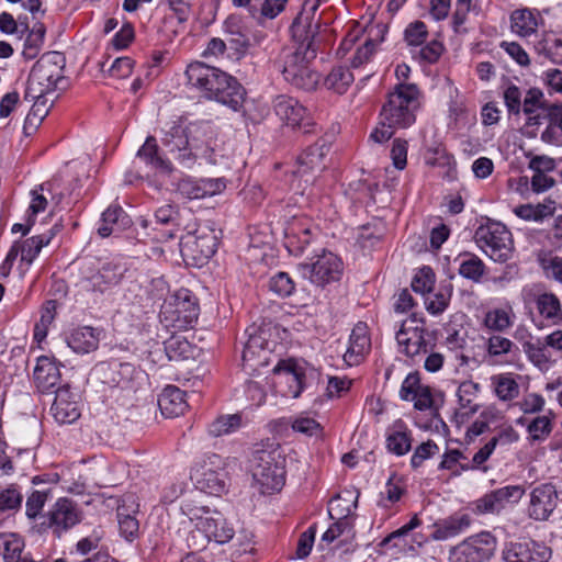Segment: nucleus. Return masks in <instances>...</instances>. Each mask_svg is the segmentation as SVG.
Listing matches in <instances>:
<instances>
[{"label":"nucleus","instance_id":"nucleus-1","mask_svg":"<svg viewBox=\"0 0 562 562\" xmlns=\"http://www.w3.org/2000/svg\"><path fill=\"white\" fill-rule=\"evenodd\" d=\"M161 144L183 167H192L204 159L215 164L214 133L207 124L175 121L162 131Z\"/></svg>","mask_w":562,"mask_h":562},{"label":"nucleus","instance_id":"nucleus-2","mask_svg":"<svg viewBox=\"0 0 562 562\" xmlns=\"http://www.w3.org/2000/svg\"><path fill=\"white\" fill-rule=\"evenodd\" d=\"M187 85L204 98L236 110L243 102L244 89L239 82L217 67L194 61L186 69Z\"/></svg>","mask_w":562,"mask_h":562},{"label":"nucleus","instance_id":"nucleus-3","mask_svg":"<svg viewBox=\"0 0 562 562\" xmlns=\"http://www.w3.org/2000/svg\"><path fill=\"white\" fill-rule=\"evenodd\" d=\"M181 512L194 524L207 540L217 543L228 542L234 536V528L216 509L204 503L202 494L190 493L181 501Z\"/></svg>","mask_w":562,"mask_h":562},{"label":"nucleus","instance_id":"nucleus-4","mask_svg":"<svg viewBox=\"0 0 562 562\" xmlns=\"http://www.w3.org/2000/svg\"><path fill=\"white\" fill-rule=\"evenodd\" d=\"M231 460L216 453H206L201 457L192 467L190 479L193 482L196 493H205L213 496H221L227 491L228 472L227 467Z\"/></svg>","mask_w":562,"mask_h":562},{"label":"nucleus","instance_id":"nucleus-5","mask_svg":"<svg viewBox=\"0 0 562 562\" xmlns=\"http://www.w3.org/2000/svg\"><path fill=\"white\" fill-rule=\"evenodd\" d=\"M419 90L414 83H397L389 94L380 116L398 128L409 127L416 120L419 108Z\"/></svg>","mask_w":562,"mask_h":562},{"label":"nucleus","instance_id":"nucleus-6","mask_svg":"<svg viewBox=\"0 0 562 562\" xmlns=\"http://www.w3.org/2000/svg\"><path fill=\"white\" fill-rule=\"evenodd\" d=\"M65 57L58 52L43 55L33 66L27 79L24 98H38L53 94L58 81L63 79Z\"/></svg>","mask_w":562,"mask_h":562},{"label":"nucleus","instance_id":"nucleus-7","mask_svg":"<svg viewBox=\"0 0 562 562\" xmlns=\"http://www.w3.org/2000/svg\"><path fill=\"white\" fill-rule=\"evenodd\" d=\"M284 468L277 451L258 450L251 459V475L262 494L278 492L284 485Z\"/></svg>","mask_w":562,"mask_h":562},{"label":"nucleus","instance_id":"nucleus-8","mask_svg":"<svg viewBox=\"0 0 562 562\" xmlns=\"http://www.w3.org/2000/svg\"><path fill=\"white\" fill-rule=\"evenodd\" d=\"M474 240L479 248L495 262H506L513 256L512 233L499 222L481 225L475 231Z\"/></svg>","mask_w":562,"mask_h":562},{"label":"nucleus","instance_id":"nucleus-9","mask_svg":"<svg viewBox=\"0 0 562 562\" xmlns=\"http://www.w3.org/2000/svg\"><path fill=\"white\" fill-rule=\"evenodd\" d=\"M247 331L248 339L241 353V367L247 373L254 374L270 363L274 342L269 340L267 329L251 327Z\"/></svg>","mask_w":562,"mask_h":562},{"label":"nucleus","instance_id":"nucleus-10","mask_svg":"<svg viewBox=\"0 0 562 562\" xmlns=\"http://www.w3.org/2000/svg\"><path fill=\"white\" fill-rule=\"evenodd\" d=\"M426 329L424 319L413 313L408 318L402 322L396 331V341L400 352L404 353L413 361L420 360L423 356L429 352L428 344L425 339Z\"/></svg>","mask_w":562,"mask_h":562},{"label":"nucleus","instance_id":"nucleus-11","mask_svg":"<svg viewBox=\"0 0 562 562\" xmlns=\"http://www.w3.org/2000/svg\"><path fill=\"white\" fill-rule=\"evenodd\" d=\"M160 314L172 326L186 328L198 319L199 305L188 289H180L164 303Z\"/></svg>","mask_w":562,"mask_h":562},{"label":"nucleus","instance_id":"nucleus-12","mask_svg":"<svg viewBox=\"0 0 562 562\" xmlns=\"http://www.w3.org/2000/svg\"><path fill=\"white\" fill-rule=\"evenodd\" d=\"M299 270L313 284L324 286L340 279L342 262L335 254L323 250L311 262L300 263Z\"/></svg>","mask_w":562,"mask_h":562},{"label":"nucleus","instance_id":"nucleus-13","mask_svg":"<svg viewBox=\"0 0 562 562\" xmlns=\"http://www.w3.org/2000/svg\"><path fill=\"white\" fill-rule=\"evenodd\" d=\"M217 248L215 231L207 224L199 225L195 231H189L181 238V251L198 263L210 259Z\"/></svg>","mask_w":562,"mask_h":562},{"label":"nucleus","instance_id":"nucleus-14","mask_svg":"<svg viewBox=\"0 0 562 562\" xmlns=\"http://www.w3.org/2000/svg\"><path fill=\"white\" fill-rule=\"evenodd\" d=\"M496 540L490 532H481L450 550L451 562H485L494 553Z\"/></svg>","mask_w":562,"mask_h":562},{"label":"nucleus","instance_id":"nucleus-15","mask_svg":"<svg viewBox=\"0 0 562 562\" xmlns=\"http://www.w3.org/2000/svg\"><path fill=\"white\" fill-rule=\"evenodd\" d=\"M58 232L59 228L57 225H55L50 229L40 235H35L24 240L14 243L5 257V263L9 265V268H11L13 261L20 255L21 265L29 269L41 252L42 248L49 245Z\"/></svg>","mask_w":562,"mask_h":562},{"label":"nucleus","instance_id":"nucleus-16","mask_svg":"<svg viewBox=\"0 0 562 562\" xmlns=\"http://www.w3.org/2000/svg\"><path fill=\"white\" fill-rule=\"evenodd\" d=\"M527 516L536 521H546L558 506L559 494L551 483H541L529 492Z\"/></svg>","mask_w":562,"mask_h":562},{"label":"nucleus","instance_id":"nucleus-17","mask_svg":"<svg viewBox=\"0 0 562 562\" xmlns=\"http://www.w3.org/2000/svg\"><path fill=\"white\" fill-rule=\"evenodd\" d=\"M525 495L522 485H507L492 491L475 503V509L480 514L499 513L507 504L518 503Z\"/></svg>","mask_w":562,"mask_h":562},{"label":"nucleus","instance_id":"nucleus-18","mask_svg":"<svg viewBox=\"0 0 562 562\" xmlns=\"http://www.w3.org/2000/svg\"><path fill=\"white\" fill-rule=\"evenodd\" d=\"M50 411L55 420L59 424L76 422L81 415L78 394L71 392L68 386L59 387L56 391Z\"/></svg>","mask_w":562,"mask_h":562},{"label":"nucleus","instance_id":"nucleus-19","mask_svg":"<svg viewBox=\"0 0 562 562\" xmlns=\"http://www.w3.org/2000/svg\"><path fill=\"white\" fill-rule=\"evenodd\" d=\"M126 269L120 262H105L91 276L86 277L83 286L87 290L103 293L106 290L117 285Z\"/></svg>","mask_w":562,"mask_h":562},{"label":"nucleus","instance_id":"nucleus-20","mask_svg":"<svg viewBox=\"0 0 562 562\" xmlns=\"http://www.w3.org/2000/svg\"><path fill=\"white\" fill-rule=\"evenodd\" d=\"M46 518L47 522H43V525H46L58 537L80 520L75 505L67 498L58 499Z\"/></svg>","mask_w":562,"mask_h":562},{"label":"nucleus","instance_id":"nucleus-21","mask_svg":"<svg viewBox=\"0 0 562 562\" xmlns=\"http://www.w3.org/2000/svg\"><path fill=\"white\" fill-rule=\"evenodd\" d=\"M317 235V228L306 220H294L285 228V247L294 256L302 255Z\"/></svg>","mask_w":562,"mask_h":562},{"label":"nucleus","instance_id":"nucleus-22","mask_svg":"<svg viewBox=\"0 0 562 562\" xmlns=\"http://www.w3.org/2000/svg\"><path fill=\"white\" fill-rule=\"evenodd\" d=\"M327 151L328 147L324 143L308 147L299 156L294 173L303 178L306 183H312L315 179L314 173L325 168L324 158Z\"/></svg>","mask_w":562,"mask_h":562},{"label":"nucleus","instance_id":"nucleus-23","mask_svg":"<svg viewBox=\"0 0 562 562\" xmlns=\"http://www.w3.org/2000/svg\"><path fill=\"white\" fill-rule=\"evenodd\" d=\"M138 509L139 503L135 494L126 493L123 495L117 506V519L120 532L126 540H133L138 533L139 525L135 518Z\"/></svg>","mask_w":562,"mask_h":562},{"label":"nucleus","instance_id":"nucleus-24","mask_svg":"<svg viewBox=\"0 0 562 562\" xmlns=\"http://www.w3.org/2000/svg\"><path fill=\"white\" fill-rule=\"evenodd\" d=\"M273 111L280 121L291 128L300 127L307 117V111L299 100L286 94L273 99Z\"/></svg>","mask_w":562,"mask_h":562},{"label":"nucleus","instance_id":"nucleus-25","mask_svg":"<svg viewBox=\"0 0 562 562\" xmlns=\"http://www.w3.org/2000/svg\"><path fill=\"white\" fill-rule=\"evenodd\" d=\"M548 558L547 548L528 541L510 542L503 551V559L506 562H546Z\"/></svg>","mask_w":562,"mask_h":562},{"label":"nucleus","instance_id":"nucleus-26","mask_svg":"<svg viewBox=\"0 0 562 562\" xmlns=\"http://www.w3.org/2000/svg\"><path fill=\"white\" fill-rule=\"evenodd\" d=\"M544 20L537 10L516 9L510 14V30L519 37L526 38L537 34Z\"/></svg>","mask_w":562,"mask_h":562},{"label":"nucleus","instance_id":"nucleus-27","mask_svg":"<svg viewBox=\"0 0 562 562\" xmlns=\"http://www.w3.org/2000/svg\"><path fill=\"white\" fill-rule=\"evenodd\" d=\"M370 347L371 341L367 326L362 323L357 324L350 334L349 346L344 355L345 362L348 366L358 364Z\"/></svg>","mask_w":562,"mask_h":562},{"label":"nucleus","instance_id":"nucleus-28","mask_svg":"<svg viewBox=\"0 0 562 562\" xmlns=\"http://www.w3.org/2000/svg\"><path fill=\"white\" fill-rule=\"evenodd\" d=\"M273 373L278 378V385L281 387L283 384L288 386L286 390L280 389L278 392L285 397L296 398L300 396L302 385V374L297 372L291 364L279 362L273 368Z\"/></svg>","mask_w":562,"mask_h":562},{"label":"nucleus","instance_id":"nucleus-29","mask_svg":"<svg viewBox=\"0 0 562 562\" xmlns=\"http://www.w3.org/2000/svg\"><path fill=\"white\" fill-rule=\"evenodd\" d=\"M533 303L539 316L553 326L562 324V304L552 292L536 294Z\"/></svg>","mask_w":562,"mask_h":562},{"label":"nucleus","instance_id":"nucleus-30","mask_svg":"<svg viewBox=\"0 0 562 562\" xmlns=\"http://www.w3.org/2000/svg\"><path fill=\"white\" fill-rule=\"evenodd\" d=\"M158 405L166 417L182 415L188 408L186 393L177 386L169 385L159 395Z\"/></svg>","mask_w":562,"mask_h":562},{"label":"nucleus","instance_id":"nucleus-31","mask_svg":"<svg viewBox=\"0 0 562 562\" xmlns=\"http://www.w3.org/2000/svg\"><path fill=\"white\" fill-rule=\"evenodd\" d=\"M59 379L60 373L55 361L47 356L40 357L34 369V381L37 389L48 392L58 384Z\"/></svg>","mask_w":562,"mask_h":562},{"label":"nucleus","instance_id":"nucleus-32","mask_svg":"<svg viewBox=\"0 0 562 562\" xmlns=\"http://www.w3.org/2000/svg\"><path fill=\"white\" fill-rule=\"evenodd\" d=\"M67 345L77 353H89L99 346V333L89 326L74 329L67 337Z\"/></svg>","mask_w":562,"mask_h":562},{"label":"nucleus","instance_id":"nucleus-33","mask_svg":"<svg viewBox=\"0 0 562 562\" xmlns=\"http://www.w3.org/2000/svg\"><path fill=\"white\" fill-rule=\"evenodd\" d=\"M522 351L527 359L541 371L549 370L553 364L552 355L544 339L536 338L524 341Z\"/></svg>","mask_w":562,"mask_h":562},{"label":"nucleus","instance_id":"nucleus-34","mask_svg":"<svg viewBox=\"0 0 562 562\" xmlns=\"http://www.w3.org/2000/svg\"><path fill=\"white\" fill-rule=\"evenodd\" d=\"M137 156L156 170L165 173L172 171L171 161L160 154L157 140L154 136L146 138L143 146L138 149Z\"/></svg>","mask_w":562,"mask_h":562},{"label":"nucleus","instance_id":"nucleus-35","mask_svg":"<svg viewBox=\"0 0 562 562\" xmlns=\"http://www.w3.org/2000/svg\"><path fill=\"white\" fill-rule=\"evenodd\" d=\"M130 218L120 206L108 207L101 218V225L98 234L102 237H109L112 233L121 232L130 225Z\"/></svg>","mask_w":562,"mask_h":562},{"label":"nucleus","instance_id":"nucleus-36","mask_svg":"<svg viewBox=\"0 0 562 562\" xmlns=\"http://www.w3.org/2000/svg\"><path fill=\"white\" fill-rule=\"evenodd\" d=\"M103 375V383L112 387H126L134 373V367L130 363H114L99 367Z\"/></svg>","mask_w":562,"mask_h":562},{"label":"nucleus","instance_id":"nucleus-37","mask_svg":"<svg viewBox=\"0 0 562 562\" xmlns=\"http://www.w3.org/2000/svg\"><path fill=\"white\" fill-rule=\"evenodd\" d=\"M458 272L464 279L479 283L485 274L486 266L476 255L471 252H462L458 256Z\"/></svg>","mask_w":562,"mask_h":562},{"label":"nucleus","instance_id":"nucleus-38","mask_svg":"<svg viewBox=\"0 0 562 562\" xmlns=\"http://www.w3.org/2000/svg\"><path fill=\"white\" fill-rule=\"evenodd\" d=\"M479 391L480 384L473 381H464L459 385L457 396L462 415L470 416L479 411L480 405L476 402Z\"/></svg>","mask_w":562,"mask_h":562},{"label":"nucleus","instance_id":"nucleus-39","mask_svg":"<svg viewBox=\"0 0 562 562\" xmlns=\"http://www.w3.org/2000/svg\"><path fill=\"white\" fill-rule=\"evenodd\" d=\"M494 393L499 401H513L519 395V384L512 373H499L491 378Z\"/></svg>","mask_w":562,"mask_h":562},{"label":"nucleus","instance_id":"nucleus-40","mask_svg":"<svg viewBox=\"0 0 562 562\" xmlns=\"http://www.w3.org/2000/svg\"><path fill=\"white\" fill-rule=\"evenodd\" d=\"M555 211V203L552 200L544 201L538 204H524L514 210V213L525 220L541 222L544 218L552 216Z\"/></svg>","mask_w":562,"mask_h":562},{"label":"nucleus","instance_id":"nucleus-41","mask_svg":"<svg viewBox=\"0 0 562 562\" xmlns=\"http://www.w3.org/2000/svg\"><path fill=\"white\" fill-rule=\"evenodd\" d=\"M412 438L409 431L402 424L394 425L386 437V448L396 456H403L411 450Z\"/></svg>","mask_w":562,"mask_h":562},{"label":"nucleus","instance_id":"nucleus-42","mask_svg":"<svg viewBox=\"0 0 562 562\" xmlns=\"http://www.w3.org/2000/svg\"><path fill=\"white\" fill-rule=\"evenodd\" d=\"M469 525L470 520L467 516L445 519L435 525L431 538L434 540H447L459 535L464 528L469 527Z\"/></svg>","mask_w":562,"mask_h":562},{"label":"nucleus","instance_id":"nucleus-43","mask_svg":"<svg viewBox=\"0 0 562 562\" xmlns=\"http://www.w3.org/2000/svg\"><path fill=\"white\" fill-rule=\"evenodd\" d=\"M241 426L243 416L240 414L222 415L209 425L207 432L212 437H222L235 432Z\"/></svg>","mask_w":562,"mask_h":562},{"label":"nucleus","instance_id":"nucleus-44","mask_svg":"<svg viewBox=\"0 0 562 562\" xmlns=\"http://www.w3.org/2000/svg\"><path fill=\"white\" fill-rule=\"evenodd\" d=\"M515 314L512 306L499 307L485 314L484 324L488 329L504 331L514 323Z\"/></svg>","mask_w":562,"mask_h":562},{"label":"nucleus","instance_id":"nucleus-45","mask_svg":"<svg viewBox=\"0 0 562 562\" xmlns=\"http://www.w3.org/2000/svg\"><path fill=\"white\" fill-rule=\"evenodd\" d=\"M289 0H260L259 7L251 8L250 14L258 22L274 20L285 11Z\"/></svg>","mask_w":562,"mask_h":562},{"label":"nucleus","instance_id":"nucleus-46","mask_svg":"<svg viewBox=\"0 0 562 562\" xmlns=\"http://www.w3.org/2000/svg\"><path fill=\"white\" fill-rule=\"evenodd\" d=\"M23 548L24 541L16 533H0V554L4 562H18Z\"/></svg>","mask_w":562,"mask_h":562},{"label":"nucleus","instance_id":"nucleus-47","mask_svg":"<svg viewBox=\"0 0 562 562\" xmlns=\"http://www.w3.org/2000/svg\"><path fill=\"white\" fill-rule=\"evenodd\" d=\"M353 75L345 67H335L325 79L327 89L335 91L338 94L345 93L350 85L353 82Z\"/></svg>","mask_w":562,"mask_h":562},{"label":"nucleus","instance_id":"nucleus-48","mask_svg":"<svg viewBox=\"0 0 562 562\" xmlns=\"http://www.w3.org/2000/svg\"><path fill=\"white\" fill-rule=\"evenodd\" d=\"M539 53L543 54L552 63L562 65V36L548 33L538 44Z\"/></svg>","mask_w":562,"mask_h":562},{"label":"nucleus","instance_id":"nucleus-49","mask_svg":"<svg viewBox=\"0 0 562 562\" xmlns=\"http://www.w3.org/2000/svg\"><path fill=\"white\" fill-rule=\"evenodd\" d=\"M554 414L549 411L544 415L535 417L527 426V431L533 440H544L552 431Z\"/></svg>","mask_w":562,"mask_h":562},{"label":"nucleus","instance_id":"nucleus-50","mask_svg":"<svg viewBox=\"0 0 562 562\" xmlns=\"http://www.w3.org/2000/svg\"><path fill=\"white\" fill-rule=\"evenodd\" d=\"M48 95L49 94H42L38 98H24L25 100L33 102L31 111L26 116V124L36 125L45 119L53 104V100H49Z\"/></svg>","mask_w":562,"mask_h":562},{"label":"nucleus","instance_id":"nucleus-51","mask_svg":"<svg viewBox=\"0 0 562 562\" xmlns=\"http://www.w3.org/2000/svg\"><path fill=\"white\" fill-rule=\"evenodd\" d=\"M452 288L449 285L445 290H440L437 293L427 296L425 300V307L427 312L434 316L442 314L451 299Z\"/></svg>","mask_w":562,"mask_h":562},{"label":"nucleus","instance_id":"nucleus-52","mask_svg":"<svg viewBox=\"0 0 562 562\" xmlns=\"http://www.w3.org/2000/svg\"><path fill=\"white\" fill-rule=\"evenodd\" d=\"M383 33L384 29H379L376 31V38L366 40L363 45L358 47L353 58L351 59V66L353 68L360 67L371 58L378 44L383 41Z\"/></svg>","mask_w":562,"mask_h":562},{"label":"nucleus","instance_id":"nucleus-53","mask_svg":"<svg viewBox=\"0 0 562 562\" xmlns=\"http://www.w3.org/2000/svg\"><path fill=\"white\" fill-rule=\"evenodd\" d=\"M44 35H45V30L43 27V25H35L32 31L29 33L27 37L25 38V42H24V47H23V56L26 58V59H33L35 58L41 48H42V45L44 43Z\"/></svg>","mask_w":562,"mask_h":562},{"label":"nucleus","instance_id":"nucleus-54","mask_svg":"<svg viewBox=\"0 0 562 562\" xmlns=\"http://www.w3.org/2000/svg\"><path fill=\"white\" fill-rule=\"evenodd\" d=\"M503 98L510 114L518 115L521 112L522 92L519 87L507 82L504 85Z\"/></svg>","mask_w":562,"mask_h":562},{"label":"nucleus","instance_id":"nucleus-55","mask_svg":"<svg viewBox=\"0 0 562 562\" xmlns=\"http://www.w3.org/2000/svg\"><path fill=\"white\" fill-rule=\"evenodd\" d=\"M436 277L430 267H423L416 273L412 281V288L415 292L426 294L429 293L435 285Z\"/></svg>","mask_w":562,"mask_h":562},{"label":"nucleus","instance_id":"nucleus-56","mask_svg":"<svg viewBox=\"0 0 562 562\" xmlns=\"http://www.w3.org/2000/svg\"><path fill=\"white\" fill-rule=\"evenodd\" d=\"M428 35L427 26L422 21H415L407 25L404 32L405 41L409 46L422 45Z\"/></svg>","mask_w":562,"mask_h":562},{"label":"nucleus","instance_id":"nucleus-57","mask_svg":"<svg viewBox=\"0 0 562 562\" xmlns=\"http://www.w3.org/2000/svg\"><path fill=\"white\" fill-rule=\"evenodd\" d=\"M269 288L280 296H289L294 291V282L285 272H279L270 279Z\"/></svg>","mask_w":562,"mask_h":562},{"label":"nucleus","instance_id":"nucleus-58","mask_svg":"<svg viewBox=\"0 0 562 562\" xmlns=\"http://www.w3.org/2000/svg\"><path fill=\"white\" fill-rule=\"evenodd\" d=\"M202 179L184 178L178 183V191L188 199H203Z\"/></svg>","mask_w":562,"mask_h":562},{"label":"nucleus","instance_id":"nucleus-59","mask_svg":"<svg viewBox=\"0 0 562 562\" xmlns=\"http://www.w3.org/2000/svg\"><path fill=\"white\" fill-rule=\"evenodd\" d=\"M543 105V93L538 89H529L524 95L521 102V111L531 115L536 113Z\"/></svg>","mask_w":562,"mask_h":562},{"label":"nucleus","instance_id":"nucleus-60","mask_svg":"<svg viewBox=\"0 0 562 562\" xmlns=\"http://www.w3.org/2000/svg\"><path fill=\"white\" fill-rule=\"evenodd\" d=\"M518 405L524 414H537L543 411L546 400L538 393H528L522 397Z\"/></svg>","mask_w":562,"mask_h":562},{"label":"nucleus","instance_id":"nucleus-61","mask_svg":"<svg viewBox=\"0 0 562 562\" xmlns=\"http://www.w3.org/2000/svg\"><path fill=\"white\" fill-rule=\"evenodd\" d=\"M47 501V493L34 491L26 499L25 514L27 518L35 519L42 512Z\"/></svg>","mask_w":562,"mask_h":562},{"label":"nucleus","instance_id":"nucleus-62","mask_svg":"<svg viewBox=\"0 0 562 562\" xmlns=\"http://www.w3.org/2000/svg\"><path fill=\"white\" fill-rule=\"evenodd\" d=\"M436 452H438V446L431 441L428 440L426 442H423L419 445L416 450L414 451L411 464L413 468H418L423 464L425 460L434 456Z\"/></svg>","mask_w":562,"mask_h":562},{"label":"nucleus","instance_id":"nucleus-63","mask_svg":"<svg viewBox=\"0 0 562 562\" xmlns=\"http://www.w3.org/2000/svg\"><path fill=\"white\" fill-rule=\"evenodd\" d=\"M22 503L21 493L14 487H8L0 493V510L18 509Z\"/></svg>","mask_w":562,"mask_h":562},{"label":"nucleus","instance_id":"nucleus-64","mask_svg":"<svg viewBox=\"0 0 562 562\" xmlns=\"http://www.w3.org/2000/svg\"><path fill=\"white\" fill-rule=\"evenodd\" d=\"M409 401L414 402V407L418 411L431 409L434 407L432 390L423 384Z\"/></svg>","mask_w":562,"mask_h":562}]
</instances>
